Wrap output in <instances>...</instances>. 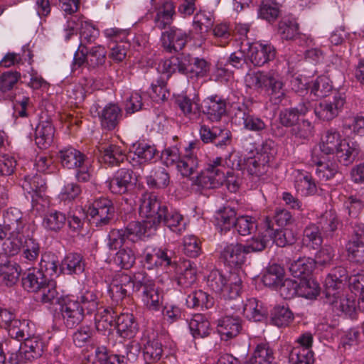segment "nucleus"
Returning <instances> with one entry per match:
<instances>
[{"instance_id":"obj_19","label":"nucleus","mask_w":364,"mask_h":364,"mask_svg":"<svg viewBox=\"0 0 364 364\" xmlns=\"http://www.w3.org/2000/svg\"><path fill=\"white\" fill-rule=\"evenodd\" d=\"M250 48L247 50V58L255 66H262L266 63L274 59L275 50L270 44L261 43H251L248 41Z\"/></svg>"},{"instance_id":"obj_13","label":"nucleus","mask_w":364,"mask_h":364,"mask_svg":"<svg viewBox=\"0 0 364 364\" xmlns=\"http://www.w3.org/2000/svg\"><path fill=\"white\" fill-rule=\"evenodd\" d=\"M247 252L244 245L231 243L225 245L220 252V259L225 266L240 268L246 262Z\"/></svg>"},{"instance_id":"obj_59","label":"nucleus","mask_w":364,"mask_h":364,"mask_svg":"<svg viewBox=\"0 0 364 364\" xmlns=\"http://www.w3.org/2000/svg\"><path fill=\"white\" fill-rule=\"evenodd\" d=\"M184 269L177 279L178 284L183 289L191 287L197 280V269L196 265L187 261L184 262Z\"/></svg>"},{"instance_id":"obj_12","label":"nucleus","mask_w":364,"mask_h":364,"mask_svg":"<svg viewBox=\"0 0 364 364\" xmlns=\"http://www.w3.org/2000/svg\"><path fill=\"white\" fill-rule=\"evenodd\" d=\"M228 103L223 97L213 95L205 97L200 103V111L211 122H218L227 115Z\"/></svg>"},{"instance_id":"obj_56","label":"nucleus","mask_w":364,"mask_h":364,"mask_svg":"<svg viewBox=\"0 0 364 364\" xmlns=\"http://www.w3.org/2000/svg\"><path fill=\"white\" fill-rule=\"evenodd\" d=\"M236 212L233 208L225 207L217 212L215 215L216 226L223 231H228L234 226Z\"/></svg>"},{"instance_id":"obj_57","label":"nucleus","mask_w":364,"mask_h":364,"mask_svg":"<svg viewBox=\"0 0 364 364\" xmlns=\"http://www.w3.org/2000/svg\"><path fill=\"white\" fill-rule=\"evenodd\" d=\"M297 291L299 296L313 299L319 294L320 287L316 280L311 277H308L300 279L299 282H298Z\"/></svg>"},{"instance_id":"obj_20","label":"nucleus","mask_w":364,"mask_h":364,"mask_svg":"<svg viewBox=\"0 0 364 364\" xmlns=\"http://www.w3.org/2000/svg\"><path fill=\"white\" fill-rule=\"evenodd\" d=\"M326 302L331 306L332 311L338 315L345 314L351 316L357 308L355 299L353 296L341 292L334 294H328Z\"/></svg>"},{"instance_id":"obj_22","label":"nucleus","mask_w":364,"mask_h":364,"mask_svg":"<svg viewBox=\"0 0 364 364\" xmlns=\"http://www.w3.org/2000/svg\"><path fill=\"white\" fill-rule=\"evenodd\" d=\"M348 278V272L343 267L333 268L325 279L326 296L329 294L343 292V288Z\"/></svg>"},{"instance_id":"obj_45","label":"nucleus","mask_w":364,"mask_h":364,"mask_svg":"<svg viewBox=\"0 0 364 364\" xmlns=\"http://www.w3.org/2000/svg\"><path fill=\"white\" fill-rule=\"evenodd\" d=\"M175 14L174 4L170 1L164 2L157 11L154 19L156 26L164 29L172 23Z\"/></svg>"},{"instance_id":"obj_61","label":"nucleus","mask_w":364,"mask_h":364,"mask_svg":"<svg viewBox=\"0 0 364 364\" xmlns=\"http://www.w3.org/2000/svg\"><path fill=\"white\" fill-rule=\"evenodd\" d=\"M107 50L105 46L98 45L88 49L87 66L95 68L103 65L107 59Z\"/></svg>"},{"instance_id":"obj_16","label":"nucleus","mask_w":364,"mask_h":364,"mask_svg":"<svg viewBox=\"0 0 364 364\" xmlns=\"http://www.w3.org/2000/svg\"><path fill=\"white\" fill-rule=\"evenodd\" d=\"M138 291L141 293V301L146 309L155 311L160 309L163 296L152 280L138 284Z\"/></svg>"},{"instance_id":"obj_27","label":"nucleus","mask_w":364,"mask_h":364,"mask_svg":"<svg viewBox=\"0 0 364 364\" xmlns=\"http://www.w3.org/2000/svg\"><path fill=\"white\" fill-rule=\"evenodd\" d=\"M176 103L185 117L190 120H197L200 116V100L198 95H194L191 98L185 94L178 95L176 98Z\"/></svg>"},{"instance_id":"obj_29","label":"nucleus","mask_w":364,"mask_h":364,"mask_svg":"<svg viewBox=\"0 0 364 364\" xmlns=\"http://www.w3.org/2000/svg\"><path fill=\"white\" fill-rule=\"evenodd\" d=\"M48 279L45 273L41 272L36 267L28 268V272L22 277V285L24 289L30 292H38L46 287Z\"/></svg>"},{"instance_id":"obj_60","label":"nucleus","mask_w":364,"mask_h":364,"mask_svg":"<svg viewBox=\"0 0 364 364\" xmlns=\"http://www.w3.org/2000/svg\"><path fill=\"white\" fill-rule=\"evenodd\" d=\"M314 127L309 120H302L291 129L292 136L299 143H304L314 136Z\"/></svg>"},{"instance_id":"obj_54","label":"nucleus","mask_w":364,"mask_h":364,"mask_svg":"<svg viewBox=\"0 0 364 364\" xmlns=\"http://www.w3.org/2000/svg\"><path fill=\"white\" fill-rule=\"evenodd\" d=\"M274 353L269 343L262 342L257 345L253 355L250 360L252 364L274 363Z\"/></svg>"},{"instance_id":"obj_17","label":"nucleus","mask_w":364,"mask_h":364,"mask_svg":"<svg viewBox=\"0 0 364 364\" xmlns=\"http://www.w3.org/2000/svg\"><path fill=\"white\" fill-rule=\"evenodd\" d=\"M99 151L101 152L102 161L110 166H119L125 158L129 160V163L134 166V156L135 152L130 151L127 156L125 155L122 148L116 144H109L105 146H102Z\"/></svg>"},{"instance_id":"obj_15","label":"nucleus","mask_w":364,"mask_h":364,"mask_svg":"<svg viewBox=\"0 0 364 364\" xmlns=\"http://www.w3.org/2000/svg\"><path fill=\"white\" fill-rule=\"evenodd\" d=\"M136 240V223H130L124 229L114 230L109 235L107 245L111 250H116L122 245L128 247Z\"/></svg>"},{"instance_id":"obj_63","label":"nucleus","mask_w":364,"mask_h":364,"mask_svg":"<svg viewBox=\"0 0 364 364\" xmlns=\"http://www.w3.org/2000/svg\"><path fill=\"white\" fill-rule=\"evenodd\" d=\"M330 79L326 75L318 76L309 85L311 93L317 97H324L332 90Z\"/></svg>"},{"instance_id":"obj_46","label":"nucleus","mask_w":364,"mask_h":364,"mask_svg":"<svg viewBox=\"0 0 364 364\" xmlns=\"http://www.w3.org/2000/svg\"><path fill=\"white\" fill-rule=\"evenodd\" d=\"M262 228L265 229L267 234H268V230H271L273 232V233L271 234V241L275 243L277 246L284 247L287 245L291 244L293 241V239L289 238L290 232L287 230H282L274 228L272 220L269 217L265 218L262 225Z\"/></svg>"},{"instance_id":"obj_6","label":"nucleus","mask_w":364,"mask_h":364,"mask_svg":"<svg viewBox=\"0 0 364 364\" xmlns=\"http://www.w3.org/2000/svg\"><path fill=\"white\" fill-rule=\"evenodd\" d=\"M274 154V142L267 140L257 149L253 156L245 160V169L253 181L258 182L263 179L268 171L269 161Z\"/></svg>"},{"instance_id":"obj_44","label":"nucleus","mask_w":364,"mask_h":364,"mask_svg":"<svg viewBox=\"0 0 364 364\" xmlns=\"http://www.w3.org/2000/svg\"><path fill=\"white\" fill-rule=\"evenodd\" d=\"M20 346L24 356L30 361L41 357L43 352V342L38 337L28 336Z\"/></svg>"},{"instance_id":"obj_62","label":"nucleus","mask_w":364,"mask_h":364,"mask_svg":"<svg viewBox=\"0 0 364 364\" xmlns=\"http://www.w3.org/2000/svg\"><path fill=\"white\" fill-rule=\"evenodd\" d=\"M235 48L237 50L233 52L230 58L229 63L235 68H240L246 63L247 58V50L250 48L248 46V39H244V41L238 43L236 41Z\"/></svg>"},{"instance_id":"obj_51","label":"nucleus","mask_w":364,"mask_h":364,"mask_svg":"<svg viewBox=\"0 0 364 364\" xmlns=\"http://www.w3.org/2000/svg\"><path fill=\"white\" fill-rule=\"evenodd\" d=\"M294 320V314L288 306H276L271 313L272 323L278 327L289 326Z\"/></svg>"},{"instance_id":"obj_34","label":"nucleus","mask_w":364,"mask_h":364,"mask_svg":"<svg viewBox=\"0 0 364 364\" xmlns=\"http://www.w3.org/2000/svg\"><path fill=\"white\" fill-rule=\"evenodd\" d=\"M187 35L181 29H171L163 33L161 41L163 46L169 52L179 51L183 48L186 43Z\"/></svg>"},{"instance_id":"obj_36","label":"nucleus","mask_w":364,"mask_h":364,"mask_svg":"<svg viewBox=\"0 0 364 364\" xmlns=\"http://www.w3.org/2000/svg\"><path fill=\"white\" fill-rule=\"evenodd\" d=\"M314 269V259L308 257H299L294 260L289 267L291 275L300 279L311 277Z\"/></svg>"},{"instance_id":"obj_11","label":"nucleus","mask_w":364,"mask_h":364,"mask_svg":"<svg viewBox=\"0 0 364 364\" xmlns=\"http://www.w3.org/2000/svg\"><path fill=\"white\" fill-rule=\"evenodd\" d=\"M162 222L171 231L178 235H181L186 229V223L184 221L183 216L176 210L168 211L166 205V211L161 218L155 219L149 225V233L146 238L154 235L159 224Z\"/></svg>"},{"instance_id":"obj_50","label":"nucleus","mask_w":364,"mask_h":364,"mask_svg":"<svg viewBox=\"0 0 364 364\" xmlns=\"http://www.w3.org/2000/svg\"><path fill=\"white\" fill-rule=\"evenodd\" d=\"M284 278V269L277 264L269 265L262 277L265 286L277 289Z\"/></svg>"},{"instance_id":"obj_26","label":"nucleus","mask_w":364,"mask_h":364,"mask_svg":"<svg viewBox=\"0 0 364 364\" xmlns=\"http://www.w3.org/2000/svg\"><path fill=\"white\" fill-rule=\"evenodd\" d=\"M217 329L222 339H231L240 332L241 320L237 316L226 315L218 320Z\"/></svg>"},{"instance_id":"obj_55","label":"nucleus","mask_w":364,"mask_h":364,"mask_svg":"<svg viewBox=\"0 0 364 364\" xmlns=\"http://www.w3.org/2000/svg\"><path fill=\"white\" fill-rule=\"evenodd\" d=\"M243 314L250 321H260L264 318L266 311L256 299L251 298L245 304Z\"/></svg>"},{"instance_id":"obj_39","label":"nucleus","mask_w":364,"mask_h":364,"mask_svg":"<svg viewBox=\"0 0 364 364\" xmlns=\"http://www.w3.org/2000/svg\"><path fill=\"white\" fill-rule=\"evenodd\" d=\"M85 267V262L81 254L70 252L62 261L60 268L68 274H82Z\"/></svg>"},{"instance_id":"obj_25","label":"nucleus","mask_w":364,"mask_h":364,"mask_svg":"<svg viewBox=\"0 0 364 364\" xmlns=\"http://www.w3.org/2000/svg\"><path fill=\"white\" fill-rule=\"evenodd\" d=\"M198 144V141H191L185 148L183 156L177 164V169L183 176H190L198 168V162L194 150L197 149Z\"/></svg>"},{"instance_id":"obj_30","label":"nucleus","mask_w":364,"mask_h":364,"mask_svg":"<svg viewBox=\"0 0 364 364\" xmlns=\"http://www.w3.org/2000/svg\"><path fill=\"white\" fill-rule=\"evenodd\" d=\"M326 156L318 154V150L313 149L311 152V161L317 168L316 174L321 180H329L337 173V166L335 164H329Z\"/></svg>"},{"instance_id":"obj_47","label":"nucleus","mask_w":364,"mask_h":364,"mask_svg":"<svg viewBox=\"0 0 364 364\" xmlns=\"http://www.w3.org/2000/svg\"><path fill=\"white\" fill-rule=\"evenodd\" d=\"M121 109L115 105H108L102 111L100 118L102 126L109 130L114 129L119 123Z\"/></svg>"},{"instance_id":"obj_40","label":"nucleus","mask_w":364,"mask_h":364,"mask_svg":"<svg viewBox=\"0 0 364 364\" xmlns=\"http://www.w3.org/2000/svg\"><path fill=\"white\" fill-rule=\"evenodd\" d=\"M144 345V358L146 363H155L160 360L162 356L163 349L161 344L154 339V333H152V338L150 336L146 340L144 334L141 338Z\"/></svg>"},{"instance_id":"obj_37","label":"nucleus","mask_w":364,"mask_h":364,"mask_svg":"<svg viewBox=\"0 0 364 364\" xmlns=\"http://www.w3.org/2000/svg\"><path fill=\"white\" fill-rule=\"evenodd\" d=\"M214 21L215 18L212 12L200 10L193 17V31L203 38L213 28Z\"/></svg>"},{"instance_id":"obj_14","label":"nucleus","mask_w":364,"mask_h":364,"mask_svg":"<svg viewBox=\"0 0 364 364\" xmlns=\"http://www.w3.org/2000/svg\"><path fill=\"white\" fill-rule=\"evenodd\" d=\"M346 102L345 97L341 93H336L332 98L321 101L315 108L316 115L323 121L334 119L342 110Z\"/></svg>"},{"instance_id":"obj_2","label":"nucleus","mask_w":364,"mask_h":364,"mask_svg":"<svg viewBox=\"0 0 364 364\" xmlns=\"http://www.w3.org/2000/svg\"><path fill=\"white\" fill-rule=\"evenodd\" d=\"M318 154L333 155L337 161L345 166L353 162L360 152L359 145L356 142H350L343 139L340 132L331 129L321 136L318 147Z\"/></svg>"},{"instance_id":"obj_9","label":"nucleus","mask_w":364,"mask_h":364,"mask_svg":"<svg viewBox=\"0 0 364 364\" xmlns=\"http://www.w3.org/2000/svg\"><path fill=\"white\" fill-rule=\"evenodd\" d=\"M289 355V364H314L313 336L309 332L300 335Z\"/></svg>"},{"instance_id":"obj_33","label":"nucleus","mask_w":364,"mask_h":364,"mask_svg":"<svg viewBox=\"0 0 364 364\" xmlns=\"http://www.w3.org/2000/svg\"><path fill=\"white\" fill-rule=\"evenodd\" d=\"M55 127L49 121H42L35 130V141L38 148H49L54 141Z\"/></svg>"},{"instance_id":"obj_42","label":"nucleus","mask_w":364,"mask_h":364,"mask_svg":"<svg viewBox=\"0 0 364 364\" xmlns=\"http://www.w3.org/2000/svg\"><path fill=\"white\" fill-rule=\"evenodd\" d=\"M66 221L67 217L65 213L53 210L44 215L42 225L46 230L58 232L64 228Z\"/></svg>"},{"instance_id":"obj_52","label":"nucleus","mask_w":364,"mask_h":364,"mask_svg":"<svg viewBox=\"0 0 364 364\" xmlns=\"http://www.w3.org/2000/svg\"><path fill=\"white\" fill-rule=\"evenodd\" d=\"M188 308H205L209 309L213 305V299L206 292L198 290L190 294L186 300Z\"/></svg>"},{"instance_id":"obj_5","label":"nucleus","mask_w":364,"mask_h":364,"mask_svg":"<svg viewBox=\"0 0 364 364\" xmlns=\"http://www.w3.org/2000/svg\"><path fill=\"white\" fill-rule=\"evenodd\" d=\"M166 211V205L154 193H146L141 198L139 214L145 219L138 225V237L145 239L149 226L155 219H161Z\"/></svg>"},{"instance_id":"obj_21","label":"nucleus","mask_w":364,"mask_h":364,"mask_svg":"<svg viewBox=\"0 0 364 364\" xmlns=\"http://www.w3.org/2000/svg\"><path fill=\"white\" fill-rule=\"evenodd\" d=\"M279 33L283 39H297L301 46H310L314 44V39L310 36L299 33V24L296 21H281L279 23Z\"/></svg>"},{"instance_id":"obj_48","label":"nucleus","mask_w":364,"mask_h":364,"mask_svg":"<svg viewBox=\"0 0 364 364\" xmlns=\"http://www.w3.org/2000/svg\"><path fill=\"white\" fill-rule=\"evenodd\" d=\"M8 235L2 244L3 251L8 256L16 255L23 246L25 232H8Z\"/></svg>"},{"instance_id":"obj_43","label":"nucleus","mask_w":364,"mask_h":364,"mask_svg":"<svg viewBox=\"0 0 364 364\" xmlns=\"http://www.w3.org/2000/svg\"><path fill=\"white\" fill-rule=\"evenodd\" d=\"M190 331L194 338H203L210 332V323L205 315L194 314L188 321Z\"/></svg>"},{"instance_id":"obj_49","label":"nucleus","mask_w":364,"mask_h":364,"mask_svg":"<svg viewBox=\"0 0 364 364\" xmlns=\"http://www.w3.org/2000/svg\"><path fill=\"white\" fill-rule=\"evenodd\" d=\"M22 188L28 193L32 194L33 199L34 195L41 196V193L46 190V186L42 176L36 173L33 176H26L22 183Z\"/></svg>"},{"instance_id":"obj_10","label":"nucleus","mask_w":364,"mask_h":364,"mask_svg":"<svg viewBox=\"0 0 364 364\" xmlns=\"http://www.w3.org/2000/svg\"><path fill=\"white\" fill-rule=\"evenodd\" d=\"M60 312L63 323L68 328H74L82 323L85 313L74 296H65L60 301Z\"/></svg>"},{"instance_id":"obj_58","label":"nucleus","mask_w":364,"mask_h":364,"mask_svg":"<svg viewBox=\"0 0 364 364\" xmlns=\"http://www.w3.org/2000/svg\"><path fill=\"white\" fill-rule=\"evenodd\" d=\"M258 235H255L248 240L247 244L244 245L247 253L252 252H259L263 250L267 244L271 241V234L273 232L270 230H268V234L265 232V229H263Z\"/></svg>"},{"instance_id":"obj_23","label":"nucleus","mask_w":364,"mask_h":364,"mask_svg":"<svg viewBox=\"0 0 364 364\" xmlns=\"http://www.w3.org/2000/svg\"><path fill=\"white\" fill-rule=\"evenodd\" d=\"M235 109H237L235 113V119H238V124L242 125L245 129L251 132H259L265 129L264 122L259 117L250 114L244 104L237 105Z\"/></svg>"},{"instance_id":"obj_38","label":"nucleus","mask_w":364,"mask_h":364,"mask_svg":"<svg viewBox=\"0 0 364 364\" xmlns=\"http://www.w3.org/2000/svg\"><path fill=\"white\" fill-rule=\"evenodd\" d=\"M62 166L68 169L77 168L85 161V155L73 147H66L58 153Z\"/></svg>"},{"instance_id":"obj_18","label":"nucleus","mask_w":364,"mask_h":364,"mask_svg":"<svg viewBox=\"0 0 364 364\" xmlns=\"http://www.w3.org/2000/svg\"><path fill=\"white\" fill-rule=\"evenodd\" d=\"M348 257L355 262H364V225L354 227V234L346 245Z\"/></svg>"},{"instance_id":"obj_8","label":"nucleus","mask_w":364,"mask_h":364,"mask_svg":"<svg viewBox=\"0 0 364 364\" xmlns=\"http://www.w3.org/2000/svg\"><path fill=\"white\" fill-rule=\"evenodd\" d=\"M87 214L91 217L96 227L107 225L114 215V207L112 200L100 197L93 200L87 207Z\"/></svg>"},{"instance_id":"obj_35","label":"nucleus","mask_w":364,"mask_h":364,"mask_svg":"<svg viewBox=\"0 0 364 364\" xmlns=\"http://www.w3.org/2000/svg\"><path fill=\"white\" fill-rule=\"evenodd\" d=\"M183 57H186L188 63H186L184 69L181 71L191 78L203 77L209 72V65L206 60L202 58H193L190 55L183 54Z\"/></svg>"},{"instance_id":"obj_32","label":"nucleus","mask_w":364,"mask_h":364,"mask_svg":"<svg viewBox=\"0 0 364 364\" xmlns=\"http://www.w3.org/2000/svg\"><path fill=\"white\" fill-rule=\"evenodd\" d=\"M310 109L309 102H302L296 107L284 109L279 112V121L284 127L295 126L301 117L305 116Z\"/></svg>"},{"instance_id":"obj_3","label":"nucleus","mask_w":364,"mask_h":364,"mask_svg":"<svg viewBox=\"0 0 364 364\" xmlns=\"http://www.w3.org/2000/svg\"><path fill=\"white\" fill-rule=\"evenodd\" d=\"M245 82L249 88L267 95L275 104L280 102L285 95L282 77L275 70L248 73L245 77Z\"/></svg>"},{"instance_id":"obj_53","label":"nucleus","mask_w":364,"mask_h":364,"mask_svg":"<svg viewBox=\"0 0 364 364\" xmlns=\"http://www.w3.org/2000/svg\"><path fill=\"white\" fill-rule=\"evenodd\" d=\"M116 313L112 309L105 308L95 317V328L98 331L110 330L116 323Z\"/></svg>"},{"instance_id":"obj_41","label":"nucleus","mask_w":364,"mask_h":364,"mask_svg":"<svg viewBox=\"0 0 364 364\" xmlns=\"http://www.w3.org/2000/svg\"><path fill=\"white\" fill-rule=\"evenodd\" d=\"M21 259L24 263L28 264H34L40 255L41 245L33 236L28 235L24 237L21 247Z\"/></svg>"},{"instance_id":"obj_31","label":"nucleus","mask_w":364,"mask_h":364,"mask_svg":"<svg viewBox=\"0 0 364 364\" xmlns=\"http://www.w3.org/2000/svg\"><path fill=\"white\" fill-rule=\"evenodd\" d=\"M3 218L4 227L7 232H25L26 223L20 210L10 208L4 213Z\"/></svg>"},{"instance_id":"obj_24","label":"nucleus","mask_w":364,"mask_h":364,"mask_svg":"<svg viewBox=\"0 0 364 364\" xmlns=\"http://www.w3.org/2000/svg\"><path fill=\"white\" fill-rule=\"evenodd\" d=\"M294 188L301 196H309L317 193V186L312 176L307 171L295 170L293 173Z\"/></svg>"},{"instance_id":"obj_28","label":"nucleus","mask_w":364,"mask_h":364,"mask_svg":"<svg viewBox=\"0 0 364 364\" xmlns=\"http://www.w3.org/2000/svg\"><path fill=\"white\" fill-rule=\"evenodd\" d=\"M183 56V54H181L160 60L156 68L158 73L161 75L160 77L167 80L176 71L181 73L186 63L188 62L186 57Z\"/></svg>"},{"instance_id":"obj_4","label":"nucleus","mask_w":364,"mask_h":364,"mask_svg":"<svg viewBox=\"0 0 364 364\" xmlns=\"http://www.w3.org/2000/svg\"><path fill=\"white\" fill-rule=\"evenodd\" d=\"M206 284L211 291L225 299H236L242 289V280L237 274L230 273L227 277L218 269L210 272Z\"/></svg>"},{"instance_id":"obj_64","label":"nucleus","mask_w":364,"mask_h":364,"mask_svg":"<svg viewBox=\"0 0 364 364\" xmlns=\"http://www.w3.org/2000/svg\"><path fill=\"white\" fill-rule=\"evenodd\" d=\"M166 81L164 77H159L155 82H153L149 90V95L151 99L156 102L166 101L169 92L166 88Z\"/></svg>"},{"instance_id":"obj_7","label":"nucleus","mask_w":364,"mask_h":364,"mask_svg":"<svg viewBox=\"0 0 364 364\" xmlns=\"http://www.w3.org/2000/svg\"><path fill=\"white\" fill-rule=\"evenodd\" d=\"M132 178V171L127 168H120L107 183H108L109 191L113 194H124L123 200L125 203L133 208L136 205V196L134 192L132 193H128L133 186Z\"/></svg>"},{"instance_id":"obj_1","label":"nucleus","mask_w":364,"mask_h":364,"mask_svg":"<svg viewBox=\"0 0 364 364\" xmlns=\"http://www.w3.org/2000/svg\"><path fill=\"white\" fill-rule=\"evenodd\" d=\"M241 168L238 157L230 154L225 159L216 157L197 178V183L204 188H215L225 183L227 188L235 193L240 188L242 179L235 176L232 170Z\"/></svg>"}]
</instances>
